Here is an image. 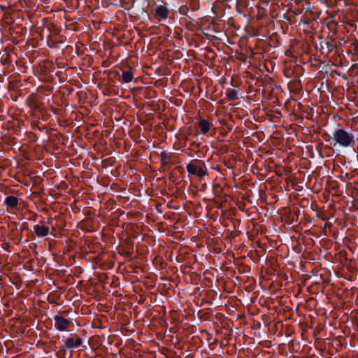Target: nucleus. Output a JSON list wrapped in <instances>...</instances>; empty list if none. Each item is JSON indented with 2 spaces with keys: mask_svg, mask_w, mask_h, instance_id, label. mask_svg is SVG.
<instances>
[{
  "mask_svg": "<svg viewBox=\"0 0 358 358\" xmlns=\"http://www.w3.org/2000/svg\"><path fill=\"white\" fill-rule=\"evenodd\" d=\"M168 14L169 10L165 6H159L155 9V15L158 17L159 20L166 19Z\"/></svg>",
  "mask_w": 358,
  "mask_h": 358,
  "instance_id": "7",
  "label": "nucleus"
},
{
  "mask_svg": "<svg viewBox=\"0 0 358 358\" xmlns=\"http://www.w3.org/2000/svg\"><path fill=\"white\" fill-rule=\"evenodd\" d=\"M34 231L36 235L38 237H45L49 234V228L44 225H34Z\"/></svg>",
  "mask_w": 358,
  "mask_h": 358,
  "instance_id": "6",
  "label": "nucleus"
},
{
  "mask_svg": "<svg viewBox=\"0 0 358 358\" xmlns=\"http://www.w3.org/2000/svg\"><path fill=\"white\" fill-rule=\"evenodd\" d=\"M160 162L162 165H167L171 163V154L166 151H162L159 154Z\"/></svg>",
  "mask_w": 358,
  "mask_h": 358,
  "instance_id": "10",
  "label": "nucleus"
},
{
  "mask_svg": "<svg viewBox=\"0 0 358 358\" xmlns=\"http://www.w3.org/2000/svg\"><path fill=\"white\" fill-rule=\"evenodd\" d=\"M199 127L203 134H206L210 131V124L206 119H201L199 122Z\"/></svg>",
  "mask_w": 358,
  "mask_h": 358,
  "instance_id": "9",
  "label": "nucleus"
},
{
  "mask_svg": "<svg viewBox=\"0 0 358 358\" xmlns=\"http://www.w3.org/2000/svg\"><path fill=\"white\" fill-rule=\"evenodd\" d=\"M3 205L11 210H16L18 208L19 199L15 196H8L6 197Z\"/></svg>",
  "mask_w": 358,
  "mask_h": 358,
  "instance_id": "5",
  "label": "nucleus"
},
{
  "mask_svg": "<svg viewBox=\"0 0 358 358\" xmlns=\"http://www.w3.org/2000/svg\"><path fill=\"white\" fill-rule=\"evenodd\" d=\"M27 225H28L27 222H24L22 224L23 228L22 229V231H23L24 229H26L27 227Z\"/></svg>",
  "mask_w": 358,
  "mask_h": 358,
  "instance_id": "16",
  "label": "nucleus"
},
{
  "mask_svg": "<svg viewBox=\"0 0 358 358\" xmlns=\"http://www.w3.org/2000/svg\"><path fill=\"white\" fill-rule=\"evenodd\" d=\"M325 141L333 148L338 145L342 148L354 149L356 143L354 134L343 127L336 129L329 138Z\"/></svg>",
  "mask_w": 358,
  "mask_h": 358,
  "instance_id": "1",
  "label": "nucleus"
},
{
  "mask_svg": "<svg viewBox=\"0 0 358 358\" xmlns=\"http://www.w3.org/2000/svg\"><path fill=\"white\" fill-rule=\"evenodd\" d=\"M83 344V341L78 334H71V336L67 338L62 345V350L60 352H64L66 350H73V349L80 348Z\"/></svg>",
  "mask_w": 358,
  "mask_h": 358,
  "instance_id": "3",
  "label": "nucleus"
},
{
  "mask_svg": "<svg viewBox=\"0 0 358 358\" xmlns=\"http://www.w3.org/2000/svg\"><path fill=\"white\" fill-rule=\"evenodd\" d=\"M120 255L127 258L132 259L133 252L131 250H124L122 252H120Z\"/></svg>",
  "mask_w": 358,
  "mask_h": 358,
  "instance_id": "14",
  "label": "nucleus"
},
{
  "mask_svg": "<svg viewBox=\"0 0 358 358\" xmlns=\"http://www.w3.org/2000/svg\"><path fill=\"white\" fill-rule=\"evenodd\" d=\"M188 11V9L187 7H180V13L183 15H187V13Z\"/></svg>",
  "mask_w": 358,
  "mask_h": 358,
  "instance_id": "15",
  "label": "nucleus"
},
{
  "mask_svg": "<svg viewBox=\"0 0 358 358\" xmlns=\"http://www.w3.org/2000/svg\"><path fill=\"white\" fill-rule=\"evenodd\" d=\"M326 45L329 51H333L337 47L335 41L333 39L327 41Z\"/></svg>",
  "mask_w": 358,
  "mask_h": 358,
  "instance_id": "13",
  "label": "nucleus"
},
{
  "mask_svg": "<svg viewBox=\"0 0 358 358\" xmlns=\"http://www.w3.org/2000/svg\"><path fill=\"white\" fill-rule=\"evenodd\" d=\"M303 23H305V24H308V25H309V24H310V22H309L308 21H304V22H303Z\"/></svg>",
  "mask_w": 358,
  "mask_h": 358,
  "instance_id": "17",
  "label": "nucleus"
},
{
  "mask_svg": "<svg viewBox=\"0 0 358 358\" xmlns=\"http://www.w3.org/2000/svg\"><path fill=\"white\" fill-rule=\"evenodd\" d=\"M62 43V41H55V42H54V43H55V45H56V44H57V43Z\"/></svg>",
  "mask_w": 358,
  "mask_h": 358,
  "instance_id": "18",
  "label": "nucleus"
},
{
  "mask_svg": "<svg viewBox=\"0 0 358 358\" xmlns=\"http://www.w3.org/2000/svg\"><path fill=\"white\" fill-rule=\"evenodd\" d=\"M320 48H323L322 43V42L320 43Z\"/></svg>",
  "mask_w": 358,
  "mask_h": 358,
  "instance_id": "19",
  "label": "nucleus"
},
{
  "mask_svg": "<svg viewBox=\"0 0 358 358\" xmlns=\"http://www.w3.org/2000/svg\"><path fill=\"white\" fill-rule=\"evenodd\" d=\"M121 78L122 83H130L134 79V73L131 71H122Z\"/></svg>",
  "mask_w": 358,
  "mask_h": 358,
  "instance_id": "11",
  "label": "nucleus"
},
{
  "mask_svg": "<svg viewBox=\"0 0 358 358\" xmlns=\"http://www.w3.org/2000/svg\"><path fill=\"white\" fill-rule=\"evenodd\" d=\"M345 176H346V177H348V176H349V174H348V173H346V174H345Z\"/></svg>",
  "mask_w": 358,
  "mask_h": 358,
  "instance_id": "20",
  "label": "nucleus"
},
{
  "mask_svg": "<svg viewBox=\"0 0 358 358\" xmlns=\"http://www.w3.org/2000/svg\"><path fill=\"white\" fill-rule=\"evenodd\" d=\"M54 326L59 331H69V329L73 326L72 321L60 315H56L54 317Z\"/></svg>",
  "mask_w": 358,
  "mask_h": 358,
  "instance_id": "4",
  "label": "nucleus"
},
{
  "mask_svg": "<svg viewBox=\"0 0 358 358\" xmlns=\"http://www.w3.org/2000/svg\"><path fill=\"white\" fill-rule=\"evenodd\" d=\"M186 169L189 175L197 176L201 180L207 176V168L205 163L201 160H194L186 166Z\"/></svg>",
  "mask_w": 358,
  "mask_h": 358,
  "instance_id": "2",
  "label": "nucleus"
},
{
  "mask_svg": "<svg viewBox=\"0 0 358 358\" xmlns=\"http://www.w3.org/2000/svg\"><path fill=\"white\" fill-rule=\"evenodd\" d=\"M225 96L229 101H235L238 99V91L234 89L228 88L225 91Z\"/></svg>",
  "mask_w": 358,
  "mask_h": 358,
  "instance_id": "8",
  "label": "nucleus"
},
{
  "mask_svg": "<svg viewBox=\"0 0 358 358\" xmlns=\"http://www.w3.org/2000/svg\"><path fill=\"white\" fill-rule=\"evenodd\" d=\"M120 3L121 6L123 8H124L125 10H130L134 6V1L120 0Z\"/></svg>",
  "mask_w": 358,
  "mask_h": 358,
  "instance_id": "12",
  "label": "nucleus"
}]
</instances>
